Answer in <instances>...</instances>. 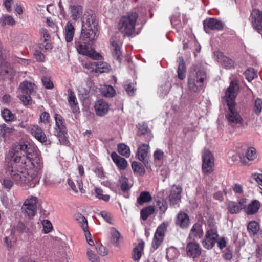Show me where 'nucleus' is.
I'll return each instance as SVG.
<instances>
[{"label":"nucleus","mask_w":262,"mask_h":262,"mask_svg":"<svg viewBox=\"0 0 262 262\" xmlns=\"http://www.w3.org/2000/svg\"><path fill=\"white\" fill-rule=\"evenodd\" d=\"M13 163L7 170L14 182L20 186L34 187L41 177L43 163L35 148L26 142L12 146L9 151Z\"/></svg>","instance_id":"obj_1"},{"label":"nucleus","mask_w":262,"mask_h":262,"mask_svg":"<svg viewBox=\"0 0 262 262\" xmlns=\"http://www.w3.org/2000/svg\"><path fill=\"white\" fill-rule=\"evenodd\" d=\"M238 87L237 84L231 81L230 85L226 91V98L228 107V111L226 115L228 123L232 126L241 125L243 119L235 107L234 100L236 97Z\"/></svg>","instance_id":"obj_2"},{"label":"nucleus","mask_w":262,"mask_h":262,"mask_svg":"<svg viewBox=\"0 0 262 262\" xmlns=\"http://www.w3.org/2000/svg\"><path fill=\"white\" fill-rule=\"evenodd\" d=\"M97 22L92 14H85L82 21L80 38L84 43L95 40L98 37Z\"/></svg>","instance_id":"obj_3"},{"label":"nucleus","mask_w":262,"mask_h":262,"mask_svg":"<svg viewBox=\"0 0 262 262\" xmlns=\"http://www.w3.org/2000/svg\"><path fill=\"white\" fill-rule=\"evenodd\" d=\"M206 79V73L201 67L196 66L190 72L188 85L190 90L193 92L200 91L204 85V81Z\"/></svg>","instance_id":"obj_4"},{"label":"nucleus","mask_w":262,"mask_h":262,"mask_svg":"<svg viewBox=\"0 0 262 262\" xmlns=\"http://www.w3.org/2000/svg\"><path fill=\"white\" fill-rule=\"evenodd\" d=\"M138 17L136 13H132L121 17L118 23V28L124 36H130L135 33Z\"/></svg>","instance_id":"obj_5"},{"label":"nucleus","mask_w":262,"mask_h":262,"mask_svg":"<svg viewBox=\"0 0 262 262\" xmlns=\"http://www.w3.org/2000/svg\"><path fill=\"white\" fill-rule=\"evenodd\" d=\"M16 74V71L5 60L3 48L0 42V75L4 78L11 80Z\"/></svg>","instance_id":"obj_6"},{"label":"nucleus","mask_w":262,"mask_h":262,"mask_svg":"<svg viewBox=\"0 0 262 262\" xmlns=\"http://www.w3.org/2000/svg\"><path fill=\"white\" fill-rule=\"evenodd\" d=\"M54 119L56 122L55 128V135L58 138L59 141L61 144L67 142V129L64 121L62 117L59 114H55Z\"/></svg>","instance_id":"obj_7"},{"label":"nucleus","mask_w":262,"mask_h":262,"mask_svg":"<svg viewBox=\"0 0 262 262\" xmlns=\"http://www.w3.org/2000/svg\"><path fill=\"white\" fill-rule=\"evenodd\" d=\"M202 171L206 174L213 172L214 166V159L212 153L207 149H204L202 153Z\"/></svg>","instance_id":"obj_8"},{"label":"nucleus","mask_w":262,"mask_h":262,"mask_svg":"<svg viewBox=\"0 0 262 262\" xmlns=\"http://www.w3.org/2000/svg\"><path fill=\"white\" fill-rule=\"evenodd\" d=\"M168 225V222H164L157 227L151 244V247L154 250L157 249L163 243L165 232Z\"/></svg>","instance_id":"obj_9"},{"label":"nucleus","mask_w":262,"mask_h":262,"mask_svg":"<svg viewBox=\"0 0 262 262\" xmlns=\"http://www.w3.org/2000/svg\"><path fill=\"white\" fill-rule=\"evenodd\" d=\"M35 85L28 81H24L19 86L23 95L20 96V99L25 105L29 104L31 101L30 94L35 89Z\"/></svg>","instance_id":"obj_10"},{"label":"nucleus","mask_w":262,"mask_h":262,"mask_svg":"<svg viewBox=\"0 0 262 262\" xmlns=\"http://www.w3.org/2000/svg\"><path fill=\"white\" fill-rule=\"evenodd\" d=\"M37 202L38 199L36 196L27 199L21 207L23 213L29 217L34 216L36 212Z\"/></svg>","instance_id":"obj_11"},{"label":"nucleus","mask_w":262,"mask_h":262,"mask_svg":"<svg viewBox=\"0 0 262 262\" xmlns=\"http://www.w3.org/2000/svg\"><path fill=\"white\" fill-rule=\"evenodd\" d=\"M218 236L216 229L211 228L208 230L205 235V238L202 241L203 247L207 249H212L216 243Z\"/></svg>","instance_id":"obj_12"},{"label":"nucleus","mask_w":262,"mask_h":262,"mask_svg":"<svg viewBox=\"0 0 262 262\" xmlns=\"http://www.w3.org/2000/svg\"><path fill=\"white\" fill-rule=\"evenodd\" d=\"M76 49L78 53L88 56L94 60L101 59V56L93 49H90L85 43L78 42L76 44Z\"/></svg>","instance_id":"obj_13"},{"label":"nucleus","mask_w":262,"mask_h":262,"mask_svg":"<svg viewBox=\"0 0 262 262\" xmlns=\"http://www.w3.org/2000/svg\"><path fill=\"white\" fill-rule=\"evenodd\" d=\"M27 130L39 142L43 143L47 141L46 134L38 125H30Z\"/></svg>","instance_id":"obj_14"},{"label":"nucleus","mask_w":262,"mask_h":262,"mask_svg":"<svg viewBox=\"0 0 262 262\" xmlns=\"http://www.w3.org/2000/svg\"><path fill=\"white\" fill-rule=\"evenodd\" d=\"M182 187L179 185H173L171 187L169 195V201L170 205L177 204L181 200Z\"/></svg>","instance_id":"obj_15"},{"label":"nucleus","mask_w":262,"mask_h":262,"mask_svg":"<svg viewBox=\"0 0 262 262\" xmlns=\"http://www.w3.org/2000/svg\"><path fill=\"white\" fill-rule=\"evenodd\" d=\"M250 20L253 27L258 32L262 30V12L258 10H254L252 11Z\"/></svg>","instance_id":"obj_16"},{"label":"nucleus","mask_w":262,"mask_h":262,"mask_svg":"<svg viewBox=\"0 0 262 262\" xmlns=\"http://www.w3.org/2000/svg\"><path fill=\"white\" fill-rule=\"evenodd\" d=\"M204 29L207 32V28L211 30H222L224 27V24L220 20L214 18H209L206 19L203 22Z\"/></svg>","instance_id":"obj_17"},{"label":"nucleus","mask_w":262,"mask_h":262,"mask_svg":"<svg viewBox=\"0 0 262 262\" xmlns=\"http://www.w3.org/2000/svg\"><path fill=\"white\" fill-rule=\"evenodd\" d=\"M110 109L108 103L103 99L96 102L95 110L97 115L102 117L107 114Z\"/></svg>","instance_id":"obj_18"},{"label":"nucleus","mask_w":262,"mask_h":262,"mask_svg":"<svg viewBox=\"0 0 262 262\" xmlns=\"http://www.w3.org/2000/svg\"><path fill=\"white\" fill-rule=\"evenodd\" d=\"M186 251L187 256L193 258L199 256L201 252L199 244L194 242L188 243L186 246Z\"/></svg>","instance_id":"obj_19"},{"label":"nucleus","mask_w":262,"mask_h":262,"mask_svg":"<svg viewBox=\"0 0 262 262\" xmlns=\"http://www.w3.org/2000/svg\"><path fill=\"white\" fill-rule=\"evenodd\" d=\"M175 223L177 226L181 228H187L190 224L189 216L186 213L180 212L177 215Z\"/></svg>","instance_id":"obj_20"},{"label":"nucleus","mask_w":262,"mask_h":262,"mask_svg":"<svg viewBox=\"0 0 262 262\" xmlns=\"http://www.w3.org/2000/svg\"><path fill=\"white\" fill-rule=\"evenodd\" d=\"M149 146L147 144H142L137 150L136 156L142 162H145L147 160L149 155Z\"/></svg>","instance_id":"obj_21"},{"label":"nucleus","mask_w":262,"mask_h":262,"mask_svg":"<svg viewBox=\"0 0 262 262\" xmlns=\"http://www.w3.org/2000/svg\"><path fill=\"white\" fill-rule=\"evenodd\" d=\"M111 157L119 169L124 170L127 167L128 165L127 161L119 156L117 153L112 152Z\"/></svg>","instance_id":"obj_22"},{"label":"nucleus","mask_w":262,"mask_h":262,"mask_svg":"<svg viewBox=\"0 0 262 262\" xmlns=\"http://www.w3.org/2000/svg\"><path fill=\"white\" fill-rule=\"evenodd\" d=\"M203 234L202 227L199 223L194 224L192 227L189 237L191 239L195 240L198 238H200Z\"/></svg>","instance_id":"obj_23"},{"label":"nucleus","mask_w":262,"mask_h":262,"mask_svg":"<svg viewBox=\"0 0 262 262\" xmlns=\"http://www.w3.org/2000/svg\"><path fill=\"white\" fill-rule=\"evenodd\" d=\"M69 11L72 19L77 20L83 13V8L81 6L78 5H71L69 7Z\"/></svg>","instance_id":"obj_24"},{"label":"nucleus","mask_w":262,"mask_h":262,"mask_svg":"<svg viewBox=\"0 0 262 262\" xmlns=\"http://www.w3.org/2000/svg\"><path fill=\"white\" fill-rule=\"evenodd\" d=\"M260 207L259 202L258 200H254L244 207V211L247 214L253 215L258 212Z\"/></svg>","instance_id":"obj_25"},{"label":"nucleus","mask_w":262,"mask_h":262,"mask_svg":"<svg viewBox=\"0 0 262 262\" xmlns=\"http://www.w3.org/2000/svg\"><path fill=\"white\" fill-rule=\"evenodd\" d=\"M74 218L84 231L85 236L87 237L88 235L90 234V232L88 230V225L86 219L79 213L75 214Z\"/></svg>","instance_id":"obj_26"},{"label":"nucleus","mask_w":262,"mask_h":262,"mask_svg":"<svg viewBox=\"0 0 262 262\" xmlns=\"http://www.w3.org/2000/svg\"><path fill=\"white\" fill-rule=\"evenodd\" d=\"M74 33V27L71 22L68 21L64 27V35L67 42H70L73 40Z\"/></svg>","instance_id":"obj_27"},{"label":"nucleus","mask_w":262,"mask_h":262,"mask_svg":"<svg viewBox=\"0 0 262 262\" xmlns=\"http://www.w3.org/2000/svg\"><path fill=\"white\" fill-rule=\"evenodd\" d=\"M256 158L257 155L255 149L253 147H250L245 153V157L241 158V159L243 163L248 164L249 161H254Z\"/></svg>","instance_id":"obj_28"},{"label":"nucleus","mask_w":262,"mask_h":262,"mask_svg":"<svg viewBox=\"0 0 262 262\" xmlns=\"http://www.w3.org/2000/svg\"><path fill=\"white\" fill-rule=\"evenodd\" d=\"M180 254L178 249L171 246L167 249L166 257L169 262H174L179 257Z\"/></svg>","instance_id":"obj_29"},{"label":"nucleus","mask_w":262,"mask_h":262,"mask_svg":"<svg viewBox=\"0 0 262 262\" xmlns=\"http://www.w3.org/2000/svg\"><path fill=\"white\" fill-rule=\"evenodd\" d=\"M219 61L226 68H231L233 67L234 62L232 60L225 56L222 53L216 52Z\"/></svg>","instance_id":"obj_30"},{"label":"nucleus","mask_w":262,"mask_h":262,"mask_svg":"<svg viewBox=\"0 0 262 262\" xmlns=\"http://www.w3.org/2000/svg\"><path fill=\"white\" fill-rule=\"evenodd\" d=\"M121 43L115 41L113 39L111 40V49L113 56L120 61L121 52L120 50Z\"/></svg>","instance_id":"obj_31"},{"label":"nucleus","mask_w":262,"mask_h":262,"mask_svg":"<svg viewBox=\"0 0 262 262\" xmlns=\"http://www.w3.org/2000/svg\"><path fill=\"white\" fill-rule=\"evenodd\" d=\"M144 247V243L141 241L134 248L133 253V258L134 260H138L141 258Z\"/></svg>","instance_id":"obj_32"},{"label":"nucleus","mask_w":262,"mask_h":262,"mask_svg":"<svg viewBox=\"0 0 262 262\" xmlns=\"http://www.w3.org/2000/svg\"><path fill=\"white\" fill-rule=\"evenodd\" d=\"M186 67L182 57L179 58V66L178 68V76L180 80H183L186 76Z\"/></svg>","instance_id":"obj_33"},{"label":"nucleus","mask_w":262,"mask_h":262,"mask_svg":"<svg viewBox=\"0 0 262 262\" xmlns=\"http://www.w3.org/2000/svg\"><path fill=\"white\" fill-rule=\"evenodd\" d=\"M68 102L73 112H77L79 110L78 104L76 101V96L72 92L69 93Z\"/></svg>","instance_id":"obj_34"},{"label":"nucleus","mask_w":262,"mask_h":262,"mask_svg":"<svg viewBox=\"0 0 262 262\" xmlns=\"http://www.w3.org/2000/svg\"><path fill=\"white\" fill-rule=\"evenodd\" d=\"M155 210V207L151 205L143 208L141 211V217L143 220H146L150 215L154 213Z\"/></svg>","instance_id":"obj_35"},{"label":"nucleus","mask_w":262,"mask_h":262,"mask_svg":"<svg viewBox=\"0 0 262 262\" xmlns=\"http://www.w3.org/2000/svg\"><path fill=\"white\" fill-rule=\"evenodd\" d=\"M102 95L107 97H112L115 94V90L111 85H104L101 88Z\"/></svg>","instance_id":"obj_36"},{"label":"nucleus","mask_w":262,"mask_h":262,"mask_svg":"<svg viewBox=\"0 0 262 262\" xmlns=\"http://www.w3.org/2000/svg\"><path fill=\"white\" fill-rule=\"evenodd\" d=\"M118 151L120 155L126 158L129 157L130 154L129 147L123 143L118 145Z\"/></svg>","instance_id":"obj_37"},{"label":"nucleus","mask_w":262,"mask_h":262,"mask_svg":"<svg viewBox=\"0 0 262 262\" xmlns=\"http://www.w3.org/2000/svg\"><path fill=\"white\" fill-rule=\"evenodd\" d=\"M132 167L135 173L136 174L142 176L144 174L145 169L141 163L134 161L132 164Z\"/></svg>","instance_id":"obj_38"},{"label":"nucleus","mask_w":262,"mask_h":262,"mask_svg":"<svg viewBox=\"0 0 262 262\" xmlns=\"http://www.w3.org/2000/svg\"><path fill=\"white\" fill-rule=\"evenodd\" d=\"M228 209L231 214H236L241 211V206L237 202L230 201L228 205Z\"/></svg>","instance_id":"obj_39"},{"label":"nucleus","mask_w":262,"mask_h":262,"mask_svg":"<svg viewBox=\"0 0 262 262\" xmlns=\"http://www.w3.org/2000/svg\"><path fill=\"white\" fill-rule=\"evenodd\" d=\"M152 199L150 194L147 191H143L140 193L139 197L137 199V202L142 205L144 203L148 202Z\"/></svg>","instance_id":"obj_40"},{"label":"nucleus","mask_w":262,"mask_h":262,"mask_svg":"<svg viewBox=\"0 0 262 262\" xmlns=\"http://www.w3.org/2000/svg\"><path fill=\"white\" fill-rule=\"evenodd\" d=\"M96 73H104L108 72L110 66L106 62L99 61L96 62Z\"/></svg>","instance_id":"obj_41"},{"label":"nucleus","mask_w":262,"mask_h":262,"mask_svg":"<svg viewBox=\"0 0 262 262\" xmlns=\"http://www.w3.org/2000/svg\"><path fill=\"white\" fill-rule=\"evenodd\" d=\"M247 229L249 232L254 235L256 234L258 232L259 230V226L256 222L251 221L249 223Z\"/></svg>","instance_id":"obj_42"},{"label":"nucleus","mask_w":262,"mask_h":262,"mask_svg":"<svg viewBox=\"0 0 262 262\" xmlns=\"http://www.w3.org/2000/svg\"><path fill=\"white\" fill-rule=\"evenodd\" d=\"M95 192L96 198L100 200H102L105 202H108L110 199V195L104 194L103 190L99 188H95Z\"/></svg>","instance_id":"obj_43"},{"label":"nucleus","mask_w":262,"mask_h":262,"mask_svg":"<svg viewBox=\"0 0 262 262\" xmlns=\"http://www.w3.org/2000/svg\"><path fill=\"white\" fill-rule=\"evenodd\" d=\"M2 116L7 122L12 121L14 120L15 115L9 109L5 108L2 111Z\"/></svg>","instance_id":"obj_44"},{"label":"nucleus","mask_w":262,"mask_h":262,"mask_svg":"<svg viewBox=\"0 0 262 262\" xmlns=\"http://www.w3.org/2000/svg\"><path fill=\"white\" fill-rule=\"evenodd\" d=\"M171 87V84L168 81L165 82L164 85L161 86L159 89V93L160 96L163 97L168 94Z\"/></svg>","instance_id":"obj_45"},{"label":"nucleus","mask_w":262,"mask_h":262,"mask_svg":"<svg viewBox=\"0 0 262 262\" xmlns=\"http://www.w3.org/2000/svg\"><path fill=\"white\" fill-rule=\"evenodd\" d=\"M111 239L112 242L114 243L116 246H119L118 241L120 238L121 235L119 232L114 228H112L111 229Z\"/></svg>","instance_id":"obj_46"},{"label":"nucleus","mask_w":262,"mask_h":262,"mask_svg":"<svg viewBox=\"0 0 262 262\" xmlns=\"http://www.w3.org/2000/svg\"><path fill=\"white\" fill-rule=\"evenodd\" d=\"M78 173L80 176L79 180L77 181V183L79 189L81 192H83V184L82 182V178L84 176V168L82 165H79L78 168Z\"/></svg>","instance_id":"obj_47"},{"label":"nucleus","mask_w":262,"mask_h":262,"mask_svg":"<svg viewBox=\"0 0 262 262\" xmlns=\"http://www.w3.org/2000/svg\"><path fill=\"white\" fill-rule=\"evenodd\" d=\"M14 128L13 127H8L6 124L0 125V137H4L7 134L13 132Z\"/></svg>","instance_id":"obj_48"},{"label":"nucleus","mask_w":262,"mask_h":262,"mask_svg":"<svg viewBox=\"0 0 262 262\" xmlns=\"http://www.w3.org/2000/svg\"><path fill=\"white\" fill-rule=\"evenodd\" d=\"M1 20L4 25L13 26L15 24V21L14 19L11 15H4L1 17Z\"/></svg>","instance_id":"obj_49"},{"label":"nucleus","mask_w":262,"mask_h":262,"mask_svg":"<svg viewBox=\"0 0 262 262\" xmlns=\"http://www.w3.org/2000/svg\"><path fill=\"white\" fill-rule=\"evenodd\" d=\"M120 183L121 189L123 191H127L130 189V186L128 184V180L125 177H121L120 178Z\"/></svg>","instance_id":"obj_50"},{"label":"nucleus","mask_w":262,"mask_h":262,"mask_svg":"<svg viewBox=\"0 0 262 262\" xmlns=\"http://www.w3.org/2000/svg\"><path fill=\"white\" fill-rule=\"evenodd\" d=\"M244 74L248 81H252L255 77L257 76V73L254 69L250 68L247 69Z\"/></svg>","instance_id":"obj_51"},{"label":"nucleus","mask_w":262,"mask_h":262,"mask_svg":"<svg viewBox=\"0 0 262 262\" xmlns=\"http://www.w3.org/2000/svg\"><path fill=\"white\" fill-rule=\"evenodd\" d=\"M156 205L159 208L161 213H164L167 209V204L163 199H159L156 202Z\"/></svg>","instance_id":"obj_52"},{"label":"nucleus","mask_w":262,"mask_h":262,"mask_svg":"<svg viewBox=\"0 0 262 262\" xmlns=\"http://www.w3.org/2000/svg\"><path fill=\"white\" fill-rule=\"evenodd\" d=\"M262 111V100L257 98L255 101L253 107V112L257 115H259Z\"/></svg>","instance_id":"obj_53"},{"label":"nucleus","mask_w":262,"mask_h":262,"mask_svg":"<svg viewBox=\"0 0 262 262\" xmlns=\"http://www.w3.org/2000/svg\"><path fill=\"white\" fill-rule=\"evenodd\" d=\"M14 241L15 238L12 233L10 235L6 236L4 239V243L7 248H12Z\"/></svg>","instance_id":"obj_54"},{"label":"nucleus","mask_w":262,"mask_h":262,"mask_svg":"<svg viewBox=\"0 0 262 262\" xmlns=\"http://www.w3.org/2000/svg\"><path fill=\"white\" fill-rule=\"evenodd\" d=\"M86 254L90 262H99V257L92 250L88 249Z\"/></svg>","instance_id":"obj_55"},{"label":"nucleus","mask_w":262,"mask_h":262,"mask_svg":"<svg viewBox=\"0 0 262 262\" xmlns=\"http://www.w3.org/2000/svg\"><path fill=\"white\" fill-rule=\"evenodd\" d=\"M101 216L110 224H113V216L111 213L106 211H102L100 212Z\"/></svg>","instance_id":"obj_56"},{"label":"nucleus","mask_w":262,"mask_h":262,"mask_svg":"<svg viewBox=\"0 0 262 262\" xmlns=\"http://www.w3.org/2000/svg\"><path fill=\"white\" fill-rule=\"evenodd\" d=\"M42 224L44 232L45 233H49L52 229V225L51 223L47 220H44L42 222Z\"/></svg>","instance_id":"obj_57"},{"label":"nucleus","mask_w":262,"mask_h":262,"mask_svg":"<svg viewBox=\"0 0 262 262\" xmlns=\"http://www.w3.org/2000/svg\"><path fill=\"white\" fill-rule=\"evenodd\" d=\"M96 249L97 252L102 256H105L108 254V250L102 245H98Z\"/></svg>","instance_id":"obj_58"},{"label":"nucleus","mask_w":262,"mask_h":262,"mask_svg":"<svg viewBox=\"0 0 262 262\" xmlns=\"http://www.w3.org/2000/svg\"><path fill=\"white\" fill-rule=\"evenodd\" d=\"M42 82L43 85L48 89H51L53 88V84L51 80L47 77H43L42 78Z\"/></svg>","instance_id":"obj_59"},{"label":"nucleus","mask_w":262,"mask_h":262,"mask_svg":"<svg viewBox=\"0 0 262 262\" xmlns=\"http://www.w3.org/2000/svg\"><path fill=\"white\" fill-rule=\"evenodd\" d=\"M96 62H88L84 64L83 67L90 72H96Z\"/></svg>","instance_id":"obj_60"},{"label":"nucleus","mask_w":262,"mask_h":262,"mask_svg":"<svg viewBox=\"0 0 262 262\" xmlns=\"http://www.w3.org/2000/svg\"><path fill=\"white\" fill-rule=\"evenodd\" d=\"M3 185L5 188L10 189L13 186V182L9 178H6L3 180Z\"/></svg>","instance_id":"obj_61"},{"label":"nucleus","mask_w":262,"mask_h":262,"mask_svg":"<svg viewBox=\"0 0 262 262\" xmlns=\"http://www.w3.org/2000/svg\"><path fill=\"white\" fill-rule=\"evenodd\" d=\"M252 178L259 185L262 186V173H255L252 174Z\"/></svg>","instance_id":"obj_62"},{"label":"nucleus","mask_w":262,"mask_h":262,"mask_svg":"<svg viewBox=\"0 0 262 262\" xmlns=\"http://www.w3.org/2000/svg\"><path fill=\"white\" fill-rule=\"evenodd\" d=\"M50 115L49 113L46 112H43L40 116V120L41 122L47 123L49 122Z\"/></svg>","instance_id":"obj_63"},{"label":"nucleus","mask_w":262,"mask_h":262,"mask_svg":"<svg viewBox=\"0 0 262 262\" xmlns=\"http://www.w3.org/2000/svg\"><path fill=\"white\" fill-rule=\"evenodd\" d=\"M34 56L38 61H43L45 59V56L43 54L39 51H36L34 53Z\"/></svg>","instance_id":"obj_64"}]
</instances>
